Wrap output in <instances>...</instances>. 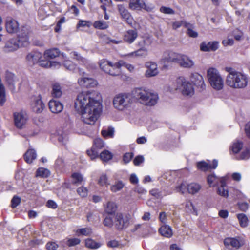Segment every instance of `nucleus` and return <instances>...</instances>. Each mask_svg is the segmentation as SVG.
Instances as JSON below:
<instances>
[{
	"label": "nucleus",
	"mask_w": 250,
	"mask_h": 250,
	"mask_svg": "<svg viewBox=\"0 0 250 250\" xmlns=\"http://www.w3.org/2000/svg\"><path fill=\"white\" fill-rule=\"evenodd\" d=\"M101 94L94 90L80 93L75 102V108L81 115L84 124L93 125L99 118L102 110Z\"/></svg>",
	"instance_id": "obj_1"
},
{
	"label": "nucleus",
	"mask_w": 250,
	"mask_h": 250,
	"mask_svg": "<svg viewBox=\"0 0 250 250\" xmlns=\"http://www.w3.org/2000/svg\"><path fill=\"white\" fill-rule=\"evenodd\" d=\"M224 70L228 73L226 79L228 86L234 89H241L247 85L248 79L246 75L230 66L226 67Z\"/></svg>",
	"instance_id": "obj_2"
},
{
	"label": "nucleus",
	"mask_w": 250,
	"mask_h": 250,
	"mask_svg": "<svg viewBox=\"0 0 250 250\" xmlns=\"http://www.w3.org/2000/svg\"><path fill=\"white\" fill-rule=\"evenodd\" d=\"M31 32L27 27H23L19 36V39H11L6 43L3 51L9 53L17 50L19 47L26 46L29 44V37Z\"/></svg>",
	"instance_id": "obj_3"
},
{
	"label": "nucleus",
	"mask_w": 250,
	"mask_h": 250,
	"mask_svg": "<svg viewBox=\"0 0 250 250\" xmlns=\"http://www.w3.org/2000/svg\"><path fill=\"white\" fill-rule=\"evenodd\" d=\"M134 97L141 104L147 105H155L159 99L156 92L144 88H138L133 91Z\"/></svg>",
	"instance_id": "obj_4"
},
{
	"label": "nucleus",
	"mask_w": 250,
	"mask_h": 250,
	"mask_svg": "<svg viewBox=\"0 0 250 250\" xmlns=\"http://www.w3.org/2000/svg\"><path fill=\"white\" fill-rule=\"evenodd\" d=\"M207 77L210 87L215 91L223 90L224 80L220 71L215 67H209L207 71Z\"/></svg>",
	"instance_id": "obj_5"
},
{
	"label": "nucleus",
	"mask_w": 250,
	"mask_h": 250,
	"mask_svg": "<svg viewBox=\"0 0 250 250\" xmlns=\"http://www.w3.org/2000/svg\"><path fill=\"white\" fill-rule=\"evenodd\" d=\"M112 103L115 109L120 111H123L131 106L132 100L131 96L128 93H119L114 97Z\"/></svg>",
	"instance_id": "obj_6"
},
{
	"label": "nucleus",
	"mask_w": 250,
	"mask_h": 250,
	"mask_svg": "<svg viewBox=\"0 0 250 250\" xmlns=\"http://www.w3.org/2000/svg\"><path fill=\"white\" fill-rule=\"evenodd\" d=\"M177 89L185 96H192L194 94V88L191 82L184 77H179L176 80Z\"/></svg>",
	"instance_id": "obj_7"
},
{
	"label": "nucleus",
	"mask_w": 250,
	"mask_h": 250,
	"mask_svg": "<svg viewBox=\"0 0 250 250\" xmlns=\"http://www.w3.org/2000/svg\"><path fill=\"white\" fill-rule=\"evenodd\" d=\"M128 7L131 10L152 12L155 6L150 3H146L144 0H128Z\"/></svg>",
	"instance_id": "obj_8"
},
{
	"label": "nucleus",
	"mask_w": 250,
	"mask_h": 250,
	"mask_svg": "<svg viewBox=\"0 0 250 250\" xmlns=\"http://www.w3.org/2000/svg\"><path fill=\"white\" fill-rule=\"evenodd\" d=\"M104 143L101 138H98L93 141L92 147L87 150V155L91 160H94L99 157V151L104 147Z\"/></svg>",
	"instance_id": "obj_9"
},
{
	"label": "nucleus",
	"mask_w": 250,
	"mask_h": 250,
	"mask_svg": "<svg viewBox=\"0 0 250 250\" xmlns=\"http://www.w3.org/2000/svg\"><path fill=\"white\" fill-rule=\"evenodd\" d=\"M79 74L81 77L78 79V83L82 87H94L98 84L97 81L94 79L88 77L86 76L85 73L82 70L79 69Z\"/></svg>",
	"instance_id": "obj_10"
},
{
	"label": "nucleus",
	"mask_w": 250,
	"mask_h": 250,
	"mask_svg": "<svg viewBox=\"0 0 250 250\" xmlns=\"http://www.w3.org/2000/svg\"><path fill=\"white\" fill-rule=\"evenodd\" d=\"M15 125L18 128H23L28 120L26 113L23 111L15 112L13 114Z\"/></svg>",
	"instance_id": "obj_11"
},
{
	"label": "nucleus",
	"mask_w": 250,
	"mask_h": 250,
	"mask_svg": "<svg viewBox=\"0 0 250 250\" xmlns=\"http://www.w3.org/2000/svg\"><path fill=\"white\" fill-rule=\"evenodd\" d=\"M224 244L229 249H238L244 245V243L243 239L239 237H228L224 239Z\"/></svg>",
	"instance_id": "obj_12"
},
{
	"label": "nucleus",
	"mask_w": 250,
	"mask_h": 250,
	"mask_svg": "<svg viewBox=\"0 0 250 250\" xmlns=\"http://www.w3.org/2000/svg\"><path fill=\"white\" fill-rule=\"evenodd\" d=\"M182 68L190 69L194 67L195 62L193 60L187 55L179 54L177 62Z\"/></svg>",
	"instance_id": "obj_13"
},
{
	"label": "nucleus",
	"mask_w": 250,
	"mask_h": 250,
	"mask_svg": "<svg viewBox=\"0 0 250 250\" xmlns=\"http://www.w3.org/2000/svg\"><path fill=\"white\" fill-rule=\"evenodd\" d=\"M117 8L121 18L128 24L132 25L134 21L133 17L125 6L123 4H119L117 5Z\"/></svg>",
	"instance_id": "obj_14"
},
{
	"label": "nucleus",
	"mask_w": 250,
	"mask_h": 250,
	"mask_svg": "<svg viewBox=\"0 0 250 250\" xmlns=\"http://www.w3.org/2000/svg\"><path fill=\"white\" fill-rule=\"evenodd\" d=\"M219 47V42L216 41L201 43L200 49L204 52L215 51Z\"/></svg>",
	"instance_id": "obj_15"
},
{
	"label": "nucleus",
	"mask_w": 250,
	"mask_h": 250,
	"mask_svg": "<svg viewBox=\"0 0 250 250\" xmlns=\"http://www.w3.org/2000/svg\"><path fill=\"white\" fill-rule=\"evenodd\" d=\"M5 28L8 33L14 34L18 31L19 25L16 20L11 17H8L6 19Z\"/></svg>",
	"instance_id": "obj_16"
},
{
	"label": "nucleus",
	"mask_w": 250,
	"mask_h": 250,
	"mask_svg": "<svg viewBox=\"0 0 250 250\" xmlns=\"http://www.w3.org/2000/svg\"><path fill=\"white\" fill-rule=\"evenodd\" d=\"M145 67L147 69L145 74L146 77H152L158 74L157 64L155 62H147L145 63Z\"/></svg>",
	"instance_id": "obj_17"
},
{
	"label": "nucleus",
	"mask_w": 250,
	"mask_h": 250,
	"mask_svg": "<svg viewBox=\"0 0 250 250\" xmlns=\"http://www.w3.org/2000/svg\"><path fill=\"white\" fill-rule=\"evenodd\" d=\"M179 54L170 51H167L164 52L161 62L162 63L166 62H177Z\"/></svg>",
	"instance_id": "obj_18"
},
{
	"label": "nucleus",
	"mask_w": 250,
	"mask_h": 250,
	"mask_svg": "<svg viewBox=\"0 0 250 250\" xmlns=\"http://www.w3.org/2000/svg\"><path fill=\"white\" fill-rule=\"evenodd\" d=\"M31 107L34 112L41 113L44 108V104L41 98L40 97H37L34 98L32 100Z\"/></svg>",
	"instance_id": "obj_19"
},
{
	"label": "nucleus",
	"mask_w": 250,
	"mask_h": 250,
	"mask_svg": "<svg viewBox=\"0 0 250 250\" xmlns=\"http://www.w3.org/2000/svg\"><path fill=\"white\" fill-rule=\"evenodd\" d=\"M116 217V226L118 229H122L128 225L129 217L127 216H124L121 213H117Z\"/></svg>",
	"instance_id": "obj_20"
},
{
	"label": "nucleus",
	"mask_w": 250,
	"mask_h": 250,
	"mask_svg": "<svg viewBox=\"0 0 250 250\" xmlns=\"http://www.w3.org/2000/svg\"><path fill=\"white\" fill-rule=\"evenodd\" d=\"M217 166L218 161L216 160L213 161L212 165L205 161H201L197 163L198 169L203 171H206L211 169H215Z\"/></svg>",
	"instance_id": "obj_21"
},
{
	"label": "nucleus",
	"mask_w": 250,
	"mask_h": 250,
	"mask_svg": "<svg viewBox=\"0 0 250 250\" xmlns=\"http://www.w3.org/2000/svg\"><path fill=\"white\" fill-rule=\"evenodd\" d=\"M48 106L51 112L56 114L62 112L63 108V106L60 102L54 100L49 102Z\"/></svg>",
	"instance_id": "obj_22"
},
{
	"label": "nucleus",
	"mask_w": 250,
	"mask_h": 250,
	"mask_svg": "<svg viewBox=\"0 0 250 250\" xmlns=\"http://www.w3.org/2000/svg\"><path fill=\"white\" fill-rule=\"evenodd\" d=\"M124 64L123 61H120L117 63L114 64L110 62V71L108 72V74L112 76L120 75L121 73V67Z\"/></svg>",
	"instance_id": "obj_23"
},
{
	"label": "nucleus",
	"mask_w": 250,
	"mask_h": 250,
	"mask_svg": "<svg viewBox=\"0 0 250 250\" xmlns=\"http://www.w3.org/2000/svg\"><path fill=\"white\" fill-rule=\"evenodd\" d=\"M42 58V54L39 51H32L29 53L26 57L28 63L33 64L39 62Z\"/></svg>",
	"instance_id": "obj_24"
},
{
	"label": "nucleus",
	"mask_w": 250,
	"mask_h": 250,
	"mask_svg": "<svg viewBox=\"0 0 250 250\" xmlns=\"http://www.w3.org/2000/svg\"><path fill=\"white\" fill-rule=\"evenodd\" d=\"M138 33L135 30H128L124 34V40L128 43H132L137 38Z\"/></svg>",
	"instance_id": "obj_25"
},
{
	"label": "nucleus",
	"mask_w": 250,
	"mask_h": 250,
	"mask_svg": "<svg viewBox=\"0 0 250 250\" xmlns=\"http://www.w3.org/2000/svg\"><path fill=\"white\" fill-rule=\"evenodd\" d=\"M191 80L197 86L203 88L205 85L202 76L198 73H193L191 77Z\"/></svg>",
	"instance_id": "obj_26"
},
{
	"label": "nucleus",
	"mask_w": 250,
	"mask_h": 250,
	"mask_svg": "<svg viewBox=\"0 0 250 250\" xmlns=\"http://www.w3.org/2000/svg\"><path fill=\"white\" fill-rule=\"evenodd\" d=\"M159 232L161 235L166 238H170L173 235L171 228L166 224H164L159 228Z\"/></svg>",
	"instance_id": "obj_27"
},
{
	"label": "nucleus",
	"mask_w": 250,
	"mask_h": 250,
	"mask_svg": "<svg viewBox=\"0 0 250 250\" xmlns=\"http://www.w3.org/2000/svg\"><path fill=\"white\" fill-rule=\"evenodd\" d=\"M125 184L121 180L116 181L110 186V190L113 193L121 191L125 187Z\"/></svg>",
	"instance_id": "obj_28"
},
{
	"label": "nucleus",
	"mask_w": 250,
	"mask_h": 250,
	"mask_svg": "<svg viewBox=\"0 0 250 250\" xmlns=\"http://www.w3.org/2000/svg\"><path fill=\"white\" fill-rule=\"evenodd\" d=\"M60 54V51L57 48H52L45 50L44 52V56L46 58L54 59L58 57Z\"/></svg>",
	"instance_id": "obj_29"
},
{
	"label": "nucleus",
	"mask_w": 250,
	"mask_h": 250,
	"mask_svg": "<svg viewBox=\"0 0 250 250\" xmlns=\"http://www.w3.org/2000/svg\"><path fill=\"white\" fill-rule=\"evenodd\" d=\"M37 157V154L35 150L30 149L27 151L24 154V159L28 163H31Z\"/></svg>",
	"instance_id": "obj_30"
},
{
	"label": "nucleus",
	"mask_w": 250,
	"mask_h": 250,
	"mask_svg": "<svg viewBox=\"0 0 250 250\" xmlns=\"http://www.w3.org/2000/svg\"><path fill=\"white\" fill-rule=\"evenodd\" d=\"M201 188V185L198 183H190L188 185V192L189 194H195L200 191Z\"/></svg>",
	"instance_id": "obj_31"
},
{
	"label": "nucleus",
	"mask_w": 250,
	"mask_h": 250,
	"mask_svg": "<svg viewBox=\"0 0 250 250\" xmlns=\"http://www.w3.org/2000/svg\"><path fill=\"white\" fill-rule=\"evenodd\" d=\"M71 182L73 184L78 185L81 184L83 181V175L78 172L73 173L71 176Z\"/></svg>",
	"instance_id": "obj_32"
},
{
	"label": "nucleus",
	"mask_w": 250,
	"mask_h": 250,
	"mask_svg": "<svg viewBox=\"0 0 250 250\" xmlns=\"http://www.w3.org/2000/svg\"><path fill=\"white\" fill-rule=\"evenodd\" d=\"M117 206L116 203L113 202H109L105 208V212L107 214H116Z\"/></svg>",
	"instance_id": "obj_33"
},
{
	"label": "nucleus",
	"mask_w": 250,
	"mask_h": 250,
	"mask_svg": "<svg viewBox=\"0 0 250 250\" xmlns=\"http://www.w3.org/2000/svg\"><path fill=\"white\" fill-rule=\"evenodd\" d=\"M51 94L52 96L55 98H60L61 97L62 92L59 84L56 83L53 85Z\"/></svg>",
	"instance_id": "obj_34"
},
{
	"label": "nucleus",
	"mask_w": 250,
	"mask_h": 250,
	"mask_svg": "<svg viewBox=\"0 0 250 250\" xmlns=\"http://www.w3.org/2000/svg\"><path fill=\"white\" fill-rule=\"evenodd\" d=\"M185 27L187 29V34L190 37L196 38L198 37V33L194 30L193 25L188 22L185 23Z\"/></svg>",
	"instance_id": "obj_35"
},
{
	"label": "nucleus",
	"mask_w": 250,
	"mask_h": 250,
	"mask_svg": "<svg viewBox=\"0 0 250 250\" xmlns=\"http://www.w3.org/2000/svg\"><path fill=\"white\" fill-rule=\"evenodd\" d=\"M85 246L91 249H96L101 247L102 244L100 243L96 242L92 239H87L85 240Z\"/></svg>",
	"instance_id": "obj_36"
},
{
	"label": "nucleus",
	"mask_w": 250,
	"mask_h": 250,
	"mask_svg": "<svg viewBox=\"0 0 250 250\" xmlns=\"http://www.w3.org/2000/svg\"><path fill=\"white\" fill-rule=\"evenodd\" d=\"M99 64L102 70L108 74V72L110 71V62L105 59H102L99 61Z\"/></svg>",
	"instance_id": "obj_37"
},
{
	"label": "nucleus",
	"mask_w": 250,
	"mask_h": 250,
	"mask_svg": "<svg viewBox=\"0 0 250 250\" xmlns=\"http://www.w3.org/2000/svg\"><path fill=\"white\" fill-rule=\"evenodd\" d=\"M152 41L149 38H144L140 39L138 42V47L147 49V47L151 44Z\"/></svg>",
	"instance_id": "obj_38"
},
{
	"label": "nucleus",
	"mask_w": 250,
	"mask_h": 250,
	"mask_svg": "<svg viewBox=\"0 0 250 250\" xmlns=\"http://www.w3.org/2000/svg\"><path fill=\"white\" fill-rule=\"evenodd\" d=\"M219 177L214 174L209 175L207 177V182L210 187L216 186L219 182Z\"/></svg>",
	"instance_id": "obj_39"
},
{
	"label": "nucleus",
	"mask_w": 250,
	"mask_h": 250,
	"mask_svg": "<svg viewBox=\"0 0 250 250\" xmlns=\"http://www.w3.org/2000/svg\"><path fill=\"white\" fill-rule=\"evenodd\" d=\"M99 156L102 161L107 162L112 158L113 154L108 150H104L99 155Z\"/></svg>",
	"instance_id": "obj_40"
},
{
	"label": "nucleus",
	"mask_w": 250,
	"mask_h": 250,
	"mask_svg": "<svg viewBox=\"0 0 250 250\" xmlns=\"http://www.w3.org/2000/svg\"><path fill=\"white\" fill-rule=\"evenodd\" d=\"M70 55L73 59H76L83 64L85 65L88 62L87 59L81 56L77 52H72Z\"/></svg>",
	"instance_id": "obj_41"
},
{
	"label": "nucleus",
	"mask_w": 250,
	"mask_h": 250,
	"mask_svg": "<svg viewBox=\"0 0 250 250\" xmlns=\"http://www.w3.org/2000/svg\"><path fill=\"white\" fill-rule=\"evenodd\" d=\"M76 233L78 236H90L92 233V230L90 228H81L78 229Z\"/></svg>",
	"instance_id": "obj_42"
},
{
	"label": "nucleus",
	"mask_w": 250,
	"mask_h": 250,
	"mask_svg": "<svg viewBox=\"0 0 250 250\" xmlns=\"http://www.w3.org/2000/svg\"><path fill=\"white\" fill-rule=\"evenodd\" d=\"M101 134L104 138H112L114 136V129L112 127H108L103 129Z\"/></svg>",
	"instance_id": "obj_43"
},
{
	"label": "nucleus",
	"mask_w": 250,
	"mask_h": 250,
	"mask_svg": "<svg viewBox=\"0 0 250 250\" xmlns=\"http://www.w3.org/2000/svg\"><path fill=\"white\" fill-rule=\"evenodd\" d=\"M98 183L100 186H108L110 185L108 176L106 174H102L99 177Z\"/></svg>",
	"instance_id": "obj_44"
},
{
	"label": "nucleus",
	"mask_w": 250,
	"mask_h": 250,
	"mask_svg": "<svg viewBox=\"0 0 250 250\" xmlns=\"http://www.w3.org/2000/svg\"><path fill=\"white\" fill-rule=\"evenodd\" d=\"M50 172L48 169L43 167H40L37 170L36 176L46 178L50 175Z\"/></svg>",
	"instance_id": "obj_45"
},
{
	"label": "nucleus",
	"mask_w": 250,
	"mask_h": 250,
	"mask_svg": "<svg viewBox=\"0 0 250 250\" xmlns=\"http://www.w3.org/2000/svg\"><path fill=\"white\" fill-rule=\"evenodd\" d=\"M93 26L95 28L104 30L108 27L107 22L104 21H97L94 22Z\"/></svg>",
	"instance_id": "obj_46"
},
{
	"label": "nucleus",
	"mask_w": 250,
	"mask_h": 250,
	"mask_svg": "<svg viewBox=\"0 0 250 250\" xmlns=\"http://www.w3.org/2000/svg\"><path fill=\"white\" fill-rule=\"evenodd\" d=\"M237 218L241 227H246L248 226V219L245 214L243 213L239 214L237 215Z\"/></svg>",
	"instance_id": "obj_47"
},
{
	"label": "nucleus",
	"mask_w": 250,
	"mask_h": 250,
	"mask_svg": "<svg viewBox=\"0 0 250 250\" xmlns=\"http://www.w3.org/2000/svg\"><path fill=\"white\" fill-rule=\"evenodd\" d=\"M242 147L243 144L242 142L236 141L233 143L231 149L234 153H237L242 149Z\"/></svg>",
	"instance_id": "obj_48"
},
{
	"label": "nucleus",
	"mask_w": 250,
	"mask_h": 250,
	"mask_svg": "<svg viewBox=\"0 0 250 250\" xmlns=\"http://www.w3.org/2000/svg\"><path fill=\"white\" fill-rule=\"evenodd\" d=\"M6 101L5 90L2 83H0V104L2 105Z\"/></svg>",
	"instance_id": "obj_49"
},
{
	"label": "nucleus",
	"mask_w": 250,
	"mask_h": 250,
	"mask_svg": "<svg viewBox=\"0 0 250 250\" xmlns=\"http://www.w3.org/2000/svg\"><path fill=\"white\" fill-rule=\"evenodd\" d=\"M188 185L186 183H182L175 187V190L177 192L184 194L186 190L188 191Z\"/></svg>",
	"instance_id": "obj_50"
},
{
	"label": "nucleus",
	"mask_w": 250,
	"mask_h": 250,
	"mask_svg": "<svg viewBox=\"0 0 250 250\" xmlns=\"http://www.w3.org/2000/svg\"><path fill=\"white\" fill-rule=\"evenodd\" d=\"M217 193L221 196L227 198L229 195V191L225 187L220 186L217 189Z\"/></svg>",
	"instance_id": "obj_51"
},
{
	"label": "nucleus",
	"mask_w": 250,
	"mask_h": 250,
	"mask_svg": "<svg viewBox=\"0 0 250 250\" xmlns=\"http://www.w3.org/2000/svg\"><path fill=\"white\" fill-rule=\"evenodd\" d=\"M185 209L187 212L190 213H196L195 208L192 204V203L188 201L185 206Z\"/></svg>",
	"instance_id": "obj_52"
},
{
	"label": "nucleus",
	"mask_w": 250,
	"mask_h": 250,
	"mask_svg": "<svg viewBox=\"0 0 250 250\" xmlns=\"http://www.w3.org/2000/svg\"><path fill=\"white\" fill-rule=\"evenodd\" d=\"M63 65L67 70L71 71H74L76 68V65L69 60L64 61Z\"/></svg>",
	"instance_id": "obj_53"
},
{
	"label": "nucleus",
	"mask_w": 250,
	"mask_h": 250,
	"mask_svg": "<svg viewBox=\"0 0 250 250\" xmlns=\"http://www.w3.org/2000/svg\"><path fill=\"white\" fill-rule=\"evenodd\" d=\"M5 77L6 81L9 83H12L16 78L14 74L9 71H6L5 72Z\"/></svg>",
	"instance_id": "obj_54"
},
{
	"label": "nucleus",
	"mask_w": 250,
	"mask_h": 250,
	"mask_svg": "<svg viewBox=\"0 0 250 250\" xmlns=\"http://www.w3.org/2000/svg\"><path fill=\"white\" fill-rule=\"evenodd\" d=\"M188 22L185 21H176L172 23V26L173 29H176L180 28L182 26H184L185 27V23Z\"/></svg>",
	"instance_id": "obj_55"
},
{
	"label": "nucleus",
	"mask_w": 250,
	"mask_h": 250,
	"mask_svg": "<svg viewBox=\"0 0 250 250\" xmlns=\"http://www.w3.org/2000/svg\"><path fill=\"white\" fill-rule=\"evenodd\" d=\"M160 11L161 13L166 14H174L175 13L174 11L170 7L162 6L160 8Z\"/></svg>",
	"instance_id": "obj_56"
},
{
	"label": "nucleus",
	"mask_w": 250,
	"mask_h": 250,
	"mask_svg": "<svg viewBox=\"0 0 250 250\" xmlns=\"http://www.w3.org/2000/svg\"><path fill=\"white\" fill-rule=\"evenodd\" d=\"M77 191V193L82 197H85L88 194V190L83 186L78 188Z\"/></svg>",
	"instance_id": "obj_57"
},
{
	"label": "nucleus",
	"mask_w": 250,
	"mask_h": 250,
	"mask_svg": "<svg viewBox=\"0 0 250 250\" xmlns=\"http://www.w3.org/2000/svg\"><path fill=\"white\" fill-rule=\"evenodd\" d=\"M91 22L89 21L80 20L77 25V28L80 27H89L91 26Z\"/></svg>",
	"instance_id": "obj_58"
},
{
	"label": "nucleus",
	"mask_w": 250,
	"mask_h": 250,
	"mask_svg": "<svg viewBox=\"0 0 250 250\" xmlns=\"http://www.w3.org/2000/svg\"><path fill=\"white\" fill-rule=\"evenodd\" d=\"M137 57H142L147 55L148 53L147 49H143L140 48L137 50L135 51Z\"/></svg>",
	"instance_id": "obj_59"
},
{
	"label": "nucleus",
	"mask_w": 250,
	"mask_h": 250,
	"mask_svg": "<svg viewBox=\"0 0 250 250\" xmlns=\"http://www.w3.org/2000/svg\"><path fill=\"white\" fill-rule=\"evenodd\" d=\"M21 198L17 196H14L11 200V207L13 208H16L21 202Z\"/></svg>",
	"instance_id": "obj_60"
},
{
	"label": "nucleus",
	"mask_w": 250,
	"mask_h": 250,
	"mask_svg": "<svg viewBox=\"0 0 250 250\" xmlns=\"http://www.w3.org/2000/svg\"><path fill=\"white\" fill-rule=\"evenodd\" d=\"M111 216H106L104 221V226L111 227L114 224V221L111 220V218L110 217Z\"/></svg>",
	"instance_id": "obj_61"
},
{
	"label": "nucleus",
	"mask_w": 250,
	"mask_h": 250,
	"mask_svg": "<svg viewBox=\"0 0 250 250\" xmlns=\"http://www.w3.org/2000/svg\"><path fill=\"white\" fill-rule=\"evenodd\" d=\"M80 240L77 238L70 239L67 241V245L69 246H74L80 243Z\"/></svg>",
	"instance_id": "obj_62"
},
{
	"label": "nucleus",
	"mask_w": 250,
	"mask_h": 250,
	"mask_svg": "<svg viewBox=\"0 0 250 250\" xmlns=\"http://www.w3.org/2000/svg\"><path fill=\"white\" fill-rule=\"evenodd\" d=\"M86 127L83 125H80L77 127V133L81 134L86 135L88 133L87 130L86 129Z\"/></svg>",
	"instance_id": "obj_63"
},
{
	"label": "nucleus",
	"mask_w": 250,
	"mask_h": 250,
	"mask_svg": "<svg viewBox=\"0 0 250 250\" xmlns=\"http://www.w3.org/2000/svg\"><path fill=\"white\" fill-rule=\"evenodd\" d=\"M58 245L54 242L48 243L46 244V248L48 250H56Z\"/></svg>",
	"instance_id": "obj_64"
}]
</instances>
